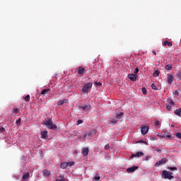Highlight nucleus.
I'll list each match as a JSON object with an SVG mask.
<instances>
[{
	"label": "nucleus",
	"instance_id": "nucleus-1",
	"mask_svg": "<svg viewBox=\"0 0 181 181\" xmlns=\"http://www.w3.org/2000/svg\"><path fill=\"white\" fill-rule=\"evenodd\" d=\"M44 125H46L49 129H57V126L53 124L52 119H48L44 122Z\"/></svg>",
	"mask_w": 181,
	"mask_h": 181
},
{
	"label": "nucleus",
	"instance_id": "nucleus-2",
	"mask_svg": "<svg viewBox=\"0 0 181 181\" xmlns=\"http://www.w3.org/2000/svg\"><path fill=\"white\" fill-rule=\"evenodd\" d=\"M173 173L170 172V171H168V170H163V177H164V179H169V180H170V179H173Z\"/></svg>",
	"mask_w": 181,
	"mask_h": 181
},
{
	"label": "nucleus",
	"instance_id": "nucleus-3",
	"mask_svg": "<svg viewBox=\"0 0 181 181\" xmlns=\"http://www.w3.org/2000/svg\"><path fill=\"white\" fill-rule=\"evenodd\" d=\"M91 87H93V83H85L82 88V93H83L84 94H87V93H88V90H90Z\"/></svg>",
	"mask_w": 181,
	"mask_h": 181
},
{
	"label": "nucleus",
	"instance_id": "nucleus-4",
	"mask_svg": "<svg viewBox=\"0 0 181 181\" xmlns=\"http://www.w3.org/2000/svg\"><path fill=\"white\" fill-rule=\"evenodd\" d=\"M167 103H168V105L166 106V109L168 111H172V107L175 105V102H173V100L172 99V98H170L167 99Z\"/></svg>",
	"mask_w": 181,
	"mask_h": 181
},
{
	"label": "nucleus",
	"instance_id": "nucleus-5",
	"mask_svg": "<svg viewBox=\"0 0 181 181\" xmlns=\"http://www.w3.org/2000/svg\"><path fill=\"white\" fill-rule=\"evenodd\" d=\"M142 156H144V153L142 151H139L136 153L132 154L130 158L131 159H134V158H141Z\"/></svg>",
	"mask_w": 181,
	"mask_h": 181
},
{
	"label": "nucleus",
	"instance_id": "nucleus-6",
	"mask_svg": "<svg viewBox=\"0 0 181 181\" xmlns=\"http://www.w3.org/2000/svg\"><path fill=\"white\" fill-rule=\"evenodd\" d=\"M128 77L132 81H136V79L138 78V75L136 74H129L128 75Z\"/></svg>",
	"mask_w": 181,
	"mask_h": 181
},
{
	"label": "nucleus",
	"instance_id": "nucleus-7",
	"mask_svg": "<svg viewBox=\"0 0 181 181\" xmlns=\"http://www.w3.org/2000/svg\"><path fill=\"white\" fill-rule=\"evenodd\" d=\"M168 162V159L166 158H162L158 162L156 163L155 166H160V165H163V163H166Z\"/></svg>",
	"mask_w": 181,
	"mask_h": 181
},
{
	"label": "nucleus",
	"instance_id": "nucleus-8",
	"mask_svg": "<svg viewBox=\"0 0 181 181\" xmlns=\"http://www.w3.org/2000/svg\"><path fill=\"white\" fill-rule=\"evenodd\" d=\"M85 73H86V69H84V67L79 66L78 68V74H79V76H84Z\"/></svg>",
	"mask_w": 181,
	"mask_h": 181
},
{
	"label": "nucleus",
	"instance_id": "nucleus-9",
	"mask_svg": "<svg viewBox=\"0 0 181 181\" xmlns=\"http://www.w3.org/2000/svg\"><path fill=\"white\" fill-rule=\"evenodd\" d=\"M90 152V149L88 147H85L82 149L81 153L83 156H88V153Z\"/></svg>",
	"mask_w": 181,
	"mask_h": 181
},
{
	"label": "nucleus",
	"instance_id": "nucleus-10",
	"mask_svg": "<svg viewBox=\"0 0 181 181\" xmlns=\"http://www.w3.org/2000/svg\"><path fill=\"white\" fill-rule=\"evenodd\" d=\"M160 138H168V139H172V136L169 135L166 131H164L161 134H160Z\"/></svg>",
	"mask_w": 181,
	"mask_h": 181
},
{
	"label": "nucleus",
	"instance_id": "nucleus-11",
	"mask_svg": "<svg viewBox=\"0 0 181 181\" xmlns=\"http://www.w3.org/2000/svg\"><path fill=\"white\" fill-rule=\"evenodd\" d=\"M149 131V127L148 126H144L141 127V134L142 135H146Z\"/></svg>",
	"mask_w": 181,
	"mask_h": 181
},
{
	"label": "nucleus",
	"instance_id": "nucleus-12",
	"mask_svg": "<svg viewBox=\"0 0 181 181\" xmlns=\"http://www.w3.org/2000/svg\"><path fill=\"white\" fill-rule=\"evenodd\" d=\"M79 108H81L83 111H89V110H91V105H86L85 106H80Z\"/></svg>",
	"mask_w": 181,
	"mask_h": 181
},
{
	"label": "nucleus",
	"instance_id": "nucleus-13",
	"mask_svg": "<svg viewBox=\"0 0 181 181\" xmlns=\"http://www.w3.org/2000/svg\"><path fill=\"white\" fill-rule=\"evenodd\" d=\"M174 79H175V78L173 77V75H170V74L168 75L167 82L168 83V84H172Z\"/></svg>",
	"mask_w": 181,
	"mask_h": 181
},
{
	"label": "nucleus",
	"instance_id": "nucleus-14",
	"mask_svg": "<svg viewBox=\"0 0 181 181\" xmlns=\"http://www.w3.org/2000/svg\"><path fill=\"white\" fill-rule=\"evenodd\" d=\"M136 170H138V166H132V168H127V172H128V173H132V172H135Z\"/></svg>",
	"mask_w": 181,
	"mask_h": 181
},
{
	"label": "nucleus",
	"instance_id": "nucleus-15",
	"mask_svg": "<svg viewBox=\"0 0 181 181\" xmlns=\"http://www.w3.org/2000/svg\"><path fill=\"white\" fill-rule=\"evenodd\" d=\"M44 177H50V175H52V173L47 170H44L42 171Z\"/></svg>",
	"mask_w": 181,
	"mask_h": 181
},
{
	"label": "nucleus",
	"instance_id": "nucleus-16",
	"mask_svg": "<svg viewBox=\"0 0 181 181\" xmlns=\"http://www.w3.org/2000/svg\"><path fill=\"white\" fill-rule=\"evenodd\" d=\"M69 103V100L64 99L62 100H59L57 102V105H63V104H67Z\"/></svg>",
	"mask_w": 181,
	"mask_h": 181
},
{
	"label": "nucleus",
	"instance_id": "nucleus-17",
	"mask_svg": "<svg viewBox=\"0 0 181 181\" xmlns=\"http://www.w3.org/2000/svg\"><path fill=\"white\" fill-rule=\"evenodd\" d=\"M163 46H168L169 47H172V46H173V44L172 43V42H169L168 40H165L163 42Z\"/></svg>",
	"mask_w": 181,
	"mask_h": 181
},
{
	"label": "nucleus",
	"instance_id": "nucleus-18",
	"mask_svg": "<svg viewBox=\"0 0 181 181\" xmlns=\"http://www.w3.org/2000/svg\"><path fill=\"white\" fill-rule=\"evenodd\" d=\"M41 138L42 139H46V138H47V131H44L41 132Z\"/></svg>",
	"mask_w": 181,
	"mask_h": 181
},
{
	"label": "nucleus",
	"instance_id": "nucleus-19",
	"mask_svg": "<svg viewBox=\"0 0 181 181\" xmlns=\"http://www.w3.org/2000/svg\"><path fill=\"white\" fill-rule=\"evenodd\" d=\"M69 166V163L68 162H64L61 163V168L62 169H66Z\"/></svg>",
	"mask_w": 181,
	"mask_h": 181
},
{
	"label": "nucleus",
	"instance_id": "nucleus-20",
	"mask_svg": "<svg viewBox=\"0 0 181 181\" xmlns=\"http://www.w3.org/2000/svg\"><path fill=\"white\" fill-rule=\"evenodd\" d=\"M47 93H50V89L49 88H47V89H43L42 91H41V95H44V94H47Z\"/></svg>",
	"mask_w": 181,
	"mask_h": 181
},
{
	"label": "nucleus",
	"instance_id": "nucleus-21",
	"mask_svg": "<svg viewBox=\"0 0 181 181\" xmlns=\"http://www.w3.org/2000/svg\"><path fill=\"white\" fill-rule=\"evenodd\" d=\"M124 117V112H119L116 115L115 118H119V119H121Z\"/></svg>",
	"mask_w": 181,
	"mask_h": 181
},
{
	"label": "nucleus",
	"instance_id": "nucleus-22",
	"mask_svg": "<svg viewBox=\"0 0 181 181\" xmlns=\"http://www.w3.org/2000/svg\"><path fill=\"white\" fill-rule=\"evenodd\" d=\"M174 113L175 114V115H178V117H180V114H181V109L179 108L177 110H175Z\"/></svg>",
	"mask_w": 181,
	"mask_h": 181
},
{
	"label": "nucleus",
	"instance_id": "nucleus-23",
	"mask_svg": "<svg viewBox=\"0 0 181 181\" xmlns=\"http://www.w3.org/2000/svg\"><path fill=\"white\" fill-rule=\"evenodd\" d=\"M172 67H173L172 64H167L165 66V70H168V71L171 70Z\"/></svg>",
	"mask_w": 181,
	"mask_h": 181
},
{
	"label": "nucleus",
	"instance_id": "nucleus-24",
	"mask_svg": "<svg viewBox=\"0 0 181 181\" xmlns=\"http://www.w3.org/2000/svg\"><path fill=\"white\" fill-rule=\"evenodd\" d=\"M29 173H27L23 175V180H25V179H28L29 177Z\"/></svg>",
	"mask_w": 181,
	"mask_h": 181
},
{
	"label": "nucleus",
	"instance_id": "nucleus-25",
	"mask_svg": "<svg viewBox=\"0 0 181 181\" xmlns=\"http://www.w3.org/2000/svg\"><path fill=\"white\" fill-rule=\"evenodd\" d=\"M160 74V72L159 71H156L153 74V77H158V76H159V74Z\"/></svg>",
	"mask_w": 181,
	"mask_h": 181
},
{
	"label": "nucleus",
	"instance_id": "nucleus-26",
	"mask_svg": "<svg viewBox=\"0 0 181 181\" xmlns=\"http://www.w3.org/2000/svg\"><path fill=\"white\" fill-rule=\"evenodd\" d=\"M117 122H118V121H117V120H111V121L109 122V124H112V125H115V124H117Z\"/></svg>",
	"mask_w": 181,
	"mask_h": 181
},
{
	"label": "nucleus",
	"instance_id": "nucleus-27",
	"mask_svg": "<svg viewBox=\"0 0 181 181\" xmlns=\"http://www.w3.org/2000/svg\"><path fill=\"white\" fill-rule=\"evenodd\" d=\"M25 101L28 102L30 101V95H27L25 98H24Z\"/></svg>",
	"mask_w": 181,
	"mask_h": 181
},
{
	"label": "nucleus",
	"instance_id": "nucleus-28",
	"mask_svg": "<svg viewBox=\"0 0 181 181\" xmlns=\"http://www.w3.org/2000/svg\"><path fill=\"white\" fill-rule=\"evenodd\" d=\"M13 112H14V114H19V109L16 108L13 110Z\"/></svg>",
	"mask_w": 181,
	"mask_h": 181
},
{
	"label": "nucleus",
	"instance_id": "nucleus-29",
	"mask_svg": "<svg viewBox=\"0 0 181 181\" xmlns=\"http://www.w3.org/2000/svg\"><path fill=\"white\" fill-rule=\"evenodd\" d=\"M169 170H177V168L176 167H169Z\"/></svg>",
	"mask_w": 181,
	"mask_h": 181
},
{
	"label": "nucleus",
	"instance_id": "nucleus-30",
	"mask_svg": "<svg viewBox=\"0 0 181 181\" xmlns=\"http://www.w3.org/2000/svg\"><path fill=\"white\" fill-rule=\"evenodd\" d=\"M100 179H101V177L100 176L96 175L94 177L93 180L98 181L100 180Z\"/></svg>",
	"mask_w": 181,
	"mask_h": 181
},
{
	"label": "nucleus",
	"instance_id": "nucleus-31",
	"mask_svg": "<svg viewBox=\"0 0 181 181\" xmlns=\"http://www.w3.org/2000/svg\"><path fill=\"white\" fill-rule=\"evenodd\" d=\"M134 74H138V73H139V68H136L134 71Z\"/></svg>",
	"mask_w": 181,
	"mask_h": 181
},
{
	"label": "nucleus",
	"instance_id": "nucleus-32",
	"mask_svg": "<svg viewBox=\"0 0 181 181\" xmlns=\"http://www.w3.org/2000/svg\"><path fill=\"white\" fill-rule=\"evenodd\" d=\"M142 93L144 95H146V88H142Z\"/></svg>",
	"mask_w": 181,
	"mask_h": 181
},
{
	"label": "nucleus",
	"instance_id": "nucleus-33",
	"mask_svg": "<svg viewBox=\"0 0 181 181\" xmlns=\"http://www.w3.org/2000/svg\"><path fill=\"white\" fill-rule=\"evenodd\" d=\"M177 78H179V80L181 81V72H179L177 74Z\"/></svg>",
	"mask_w": 181,
	"mask_h": 181
},
{
	"label": "nucleus",
	"instance_id": "nucleus-34",
	"mask_svg": "<svg viewBox=\"0 0 181 181\" xmlns=\"http://www.w3.org/2000/svg\"><path fill=\"white\" fill-rule=\"evenodd\" d=\"M21 118L18 119V120H16V123L18 124V125H21Z\"/></svg>",
	"mask_w": 181,
	"mask_h": 181
},
{
	"label": "nucleus",
	"instance_id": "nucleus-35",
	"mask_svg": "<svg viewBox=\"0 0 181 181\" xmlns=\"http://www.w3.org/2000/svg\"><path fill=\"white\" fill-rule=\"evenodd\" d=\"M151 88L153 90H158V88L153 83L151 85Z\"/></svg>",
	"mask_w": 181,
	"mask_h": 181
},
{
	"label": "nucleus",
	"instance_id": "nucleus-36",
	"mask_svg": "<svg viewBox=\"0 0 181 181\" xmlns=\"http://www.w3.org/2000/svg\"><path fill=\"white\" fill-rule=\"evenodd\" d=\"M176 136L179 139H181V133H177Z\"/></svg>",
	"mask_w": 181,
	"mask_h": 181
},
{
	"label": "nucleus",
	"instance_id": "nucleus-37",
	"mask_svg": "<svg viewBox=\"0 0 181 181\" xmlns=\"http://www.w3.org/2000/svg\"><path fill=\"white\" fill-rule=\"evenodd\" d=\"M73 165H74V162H68V166H73Z\"/></svg>",
	"mask_w": 181,
	"mask_h": 181
},
{
	"label": "nucleus",
	"instance_id": "nucleus-38",
	"mask_svg": "<svg viewBox=\"0 0 181 181\" xmlns=\"http://www.w3.org/2000/svg\"><path fill=\"white\" fill-rule=\"evenodd\" d=\"M0 132L4 134V132H5V128H4V127L0 128Z\"/></svg>",
	"mask_w": 181,
	"mask_h": 181
},
{
	"label": "nucleus",
	"instance_id": "nucleus-39",
	"mask_svg": "<svg viewBox=\"0 0 181 181\" xmlns=\"http://www.w3.org/2000/svg\"><path fill=\"white\" fill-rule=\"evenodd\" d=\"M77 124H78V125H80V124H83V120L78 119V120L77 121Z\"/></svg>",
	"mask_w": 181,
	"mask_h": 181
},
{
	"label": "nucleus",
	"instance_id": "nucleus-40",
	"mask_svg": "<svg viewBox=\"0 0 181 181\" xmlns=\"http://www.w3.org/2000/svg\"><path fill=\"white\" fill-rule=\"evenodd\" d=\"M105 149H106V150L110 149V144H106V145L105 146Z\"/></svg>",
	"mask_w": 181,
	"mask_h": 181
},
{
	"label": "nucleus",
	"instance_id": "nucleus-41",
	"mask_svg": "<svg viewBox=\"0 0 181 181\" xmlns=\"http://www.w3.org/2000/svg\"><path fill=\"white\" fill-rule=\"evenodd\" d=\"M158 125H159V120H156L155 123V126L158 127Z\"/></svg>",
	"mask_w": 181,
	"mask_h": 181
},
{
	"label": "nucleus",
	"instance_id": "nucleus-42",
	"mask_svg": "<svg viewBox=\"0 0 181 181\" xmlns=\"http://www.w3.org/2000/svg\"><path fill=\"white\" fill-rule=\"evenodd\" d=\"M95 86H101L102 85L101 83H100V82H95Z\"/></svg>",
	"mask_w": 181,
	"mask_h": 181
},
{
	"label": "nucleus",
	"instance_id": "nucleus-43",
	"mask_svg": "<svg viewBox=\"0 0 181 181\" xmlns=\"http://www.w3.org/2000/svg\"><path fill=\"white\" fill-rule=\"evenodd\" d=\"M156 152H162V150H160V148H158L156 150Z\"/></svg>",
	"mask_w": 181,
	"mask_h": 181
},
{
	"label": "nucleus",
	"instance_id": "nucleus-44",
	"mask_svg": "<svg viewBox=\"0 0 181 181\" xmlns=\"http://www.w3.org/2000/svg\"><path fill=\"white\" fill-rule=\"evenodd\" d=\"M153 54H154V56H156V52H155V50L153 51Z\"/></svg>",
	"mask_w": 181,
	"mask_h": 181
},
{
	"label": "nucleus",
	"instance_id": "nucleus-45",
	"mask_svg": "<svg viewBox=\"0 0 181 181\" xmlns=\"http://www.w3.org/2000/svg\"><path fill=\"white\" fill-rule=\"evenodd\" d=\"M93 132L95 134L97 132V130L94 129Z\"/></svg>",
	"mask_w": 181,
	"mask_h": 181
}]
</instances>
